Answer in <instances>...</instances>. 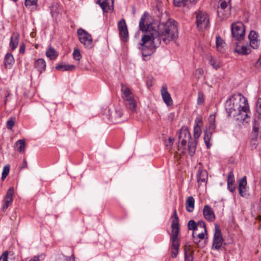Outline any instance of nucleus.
<instances>
[{
    "instance_id": "1",
    "label": "nucleus",
    "mask_w": 261,
    "mask_h": 261,
    "mask_svg": "<svg viewBox=\"0 0 261 261\" xmlns=\"http://www.w3.org/2000/svg\"><path fill=\"white\" fill-rule=\"evenodd\" d=\"M139 29L145 34L142 37L143 56L151 55L163 41L167 44L178 37L177 22L169 19L166 22H160L155 27L151 22V17L145 12L139 21Z\"/></svg>"
},
{
    "instance_id": "2",
    "label": "nucleus",
    "mask_w": 261,
    "mask_h": 261,
    "mask_svg": "<svg viewBox=\"0 0 261 261\" xmlns=\"http://www.w3.org/2000/svg\"><path fill=\"white\" fill-rule=\"evenodd\" d=\"M225 109L228 116L234 118L239 123L244 124L250 120L247 100L241 94L232 95L226 102Z\"/></svg>"
},
{
    "instance_id": "3",
    "label": "nucleus",
    "mask_w": 261,
    "mask_h": 261,
    "mask_svg": "<svg viewBox=\"0 0 261 261\" xmlns=\"http://www.w3.org/2000/svg\"><path fill=\"white\" fill-rule=\"evenodd\" d=\"M172 218V232L170 235L171 242V256L173 258L176 257L179 248V239L178 236L179 233V219L176 209H174Z\"/></svg>"
},
{
    "instance_id": "4",
    "label": "nucleus",
    "mask_w": 261,
    "mask_h": 261,
    "mask_svg": "<svg viewBox=\"0 0 261 261\" xmlns=\"http://www.w3.org/2000/svg\"><path fill=\"white\" fill-rule=\"evenodd\" d=\"M196 23L199 30L202 31L207 29L209 27L210 19L209 16L205 12L198 11L195 12Z\"/></svg>"
},
{
    "instance_id": "5",
    "label": "nucleus",
    "mask_w": 261,
    "mask_h": 261,
    "mask_svg": "<svg viewBox=\"0 0 261 261\" xmlns=\"http://www.w3.org/2000/svg\"><path fill=\"white\" fill-rule=\"evenodd\" d=\"M219 4L218 16L223 19L227 18L230 15V0H219Z\"/></svg>"
},
{
    "instance_id": "6",
    "label": "nucleus",
    "mask_w": 261,
    "mask_h": 261,
    "mask_svg": "<svg viewBox=\"0 0 261 261\" xmlns=\"http://www.w3.org/2000/svg\"><path fill=\"white\" fill-rule=\"evenodd\" d=\"M245 33V27L242 22H237L231 24L232 35L237 40H242L244 38Z\"/></svg>"
},
{
    "instance_id": "7",
    "label": "nucleus",
    "mask_w": 261,
    "mask_h": 261,
    "mask_svg": "<svg viewBox=\"0 0 261 261\" xmlns=\"http://www.w3.org/2000/svg\"><path fill=\"white\" fill-rule=\"evenodd\" d=\"M221 230L218 224L215 225V233L213 237L212 249L219 250L221 248L224 242Z\"/></svg>"
},
{
    "instance_id": "8",
    "label": "nucleus",
    "mask_w": 261,
    "mask_h": 261,
    "mask_svg": "<svg viewBox=\"0 0 261 261\" xmlns=\"http://www.w3.org/2000/svg\"><path fill=\"white\" fill-rule=\"evenodd\" d=\"M77 34L81 43L86 47H90L92 42L91 36L82 29H78Z\"/></svg>"
},
{
    "instance_id": "9",
    "label": "nucleus",
    "mask_w": 261,
    "mask_h": 261,
    "mask_svg": "<svg viewBox=\"0 0 261 261\" xmlns=\"http://www.w3.org/2000/svg\"><path fill=\"white\" fill-rule=\"evenodd\" d=\"M122 115V109L120 108H114L109 111V119L114 123L120 122Z\"/></svg>"
},
{
    "instance_id": "10",
    "label": "nucleus",
    "mask_w": 261,
    "mask_h": 261,
    "mask_svg": "<svg viewBox=\"0 0 261 261\" xmlns=\"http://www.w3.org/2000/svg\"><path fill=\"white\" fill-rule=\"evenodd\" d=\"M178 139L182 146H185L187 142L191 141V136L187 127L181 128L178 135Z\"/></svg>"
},
{
    "instance_id": "11",
    "label": "nucleus",
    "mask_w": 261,
    "mask_h": 261,
    "mask_svg": "<svg viewBox=\"0 0 261 261\" xmlns=\"http://www.w3.org/2000/svg\"><path fill=\"white\" fill-rule=\"evenodd\" d=\"M119 36L122 41L126 42L128 37V32L125 21L124 19L120 20L118 24Z\"/></svg>"
},
{
    "instance_id": "12",
    "label": "nucleus",
    "mask_w": 261,
    "mask_h": 261,
    "mask_svg": "<svg viewBox=\"0 0 261 261\" xmlns=\"http://www.w3.org/2000/svg\"><path fill=\"white\" fill-rule=\"evenodd\" d=\"M248 38L250 41V46L253 49L258 48L260 44L258 33L254 31H251L248 35Z\"/></svg>"
},
{
    "instance_id": "13",
    "label": "nucleus",
    "mask_w": 261,
    "mask_h": 261,
    "mask_svg": "<svg viewBox=\"0 0 261 261\" xmlns=\"http://www.w3.org/2000/svg\"><path fill=\"white\" fill-rule=\"evenodd\" d=\"M203 215L204 218L210 222H213L215 220V215L213 209L208 205L204 206Z\"/></svg>"
},
{
    "instance_id": "14",
    "label": "nucleus",
    "mask_w": 261,
    "mask_h": 261,
    "mask_svg": "<svg viewBox=\"0 0 261 261\" xmlns=\"http://www.w3.org/2000/svg\"><path fill=\"white\" fill-rule=\"evenodd\" d=\"M114 0H97V3L105 12L113 9Z\"/></svg>"
},
{
    "instance_id": "15",
    "label": "nucleus",
    "mask_w": 261,
    "mask_h": 261,
    "mask_svg": "<svg viewBox=\"0 0 261 261\" xmlns=\"http://www.w3.org/2000/svg\"><path fill=\"white\" fill-rule=\"evenodd\" d=\"M161 94L164 102L167 106H170L172 104V99L170 93L167 91L166 86L163 85L162 87Z\"/></svg>"
},
{
    "instance_id": "16",
    "label": "nucleus",
    "mask_w": 261,
    "mask_h": 261,
    "mask_svg": "<svg viewBox=\"0 0 261 261\" xmlns=\"http://www.w3.org/2000/svg\"><path fill=\"white\" fill-rule=\"evenodd\" d=\"M247 179L246 176H244L239 181V194L245 197L247 195L246 193Z\"/></svg>"
},
{
    "instance_id": "17",
    "label": "nucleus",
    "mask_w": 261,
    "mask_h": 261,
    "mask_svg": "<svg viewBox=\"0 0 261 261\" xmlns=\"http://www.w3.org/2000/svg\"><path fill=\"white\" fill-rule=\"evenodd\" d=\"M121 97L123 100L134 97V95L130 89L123 84H121Z\"/></svg>"
},
{
    "instance_id": "18",
    "label": "nucleus",
    "mask_w": 261,
    "mask_h": 261,
    "mask_svg": "<svg viewBox=\"0 0 261 261\" xmlns=\"http://www.w3.org/2000/svg\"><path fill=\"white\" fill-rule=\"evenodd\" d=\"M207 179V172L206 170L199 169L197 176V180L198 184L206 182Z\"/></svg>"
},
{
    "instance_id": "19",
    "label": "nucleus",
    "mask_w": 261,
    "mask_h": 261,
    "mask_svg": "<svg viewBox=\"0 0 261 261\" xmlns=\"http://www.w3.org/2000/svg\"><path fill=\"white\" fill-rule=\"evenodd\" d=\"M124 101L126 107L132 112L136 111L137 103L134 97L125 99L124 100Z\"/></svg>"
},
{
    "instance_id": "20",
    "label": "nucleus",
    "mask_w": 261,
    "mask_h": 261,
    "mask_svg": "<svg viewBox=\"0 0 261 261\" xmlns=\"http://www.w3.org/2000/svg\"><path fill=\"white\" fill-rule=\"evenodd\" d=\"M35 67L41 74L45 70L46 63L43 59H39L35 62Z\"/></svg>"
},
{
    "instance_id": "21",
    "label": "nucleus",
    "mask_w": 261,
    "mask_h": 261,
    "mask_svg": "<svg viewBox=\"0 0 261 261\" xmlns=\"http://www.w3.org/2000/svg\"><path fill=\"white\" fill-rule=\"evenodd\" d=\"M195 200L192 196L187 198L186 202V210L189 212H192L194 209Z\"/></svg>"
},
{
    "instance_id": "22",
    "label": "nucleus",
    "mask_w": 261,
    "mask_h": 261,
    "mask_svg": "<svg viewBox=\"0 0 261 261\" xmlns=\"http://www.w3.org/2000/svg\"><path fill=\"white\" fill-rule=\"evenodd\" d=\"M185 260H193V251L191 249L190 245L186 246L185 248Z\"/></svg>"
},
{
    "instance_id": "23",
    "label": "nucleus",
    "mask_w": 261,
    "mask_h": 261,
    "mask_svg": "<svg viewBox=\"0 0 261 261\" xmlns=\"http://www.w3.org/2000/svg\"><path fill=\"white\" fill-rule=\"evenodd\" d=\"M56 69L62 71H72L75 69V66L73 65L62 64H59L56 67Z\"/></svg>"
},
{
    "instance_id": "24",
    "label": "nucleus",
    "mask_w": 261,
    "mask_h": 261,
    "mask_svg": "<svg viewBox=\"0 0 261 261\" xmlns=\"http://www.w3.org/2000/svg\"><path fill=\"white\" fill-rule=\"evenodd\" d=\"M235 51L239 54L242 55H248L250 51V49L246 46H242L240 47L239 45H237Z\"/></svg>"
},
{
    "instance_id": "25",
    "label": "nucleus",
    "mask_w": 261,
    "mask_h": 261,
    "mask_svg": "<svg viewBox=\"0 0 261 261\" xmlns=\"http://www.w3.org/2000/svg\"><path fill=\"white\" fill-rule=\"evenodd\" d=\"M18 36L17 34H14L12 36L10 42V46L12 50L15 49L18 46Z\"/></svg>"
},
{
    "instance_id": "26",
    "label": "nucleus",
    "mask_w": 261,
    "mask_h": 261,
    "mask_svg": "<svg viewBox=\"0 0 261 261\" xmlns=\"http://www.w3.org/2000/svg\"><path fill=\"white\" fill-rule=\"evenodd\" d=\"M200 122L198 118L195 119L196 125L194 127V136L195 139H198L201 135V129L198 124Z\"/></svg>"
},
{
    "instance_id": "27",
    "label": "nucleus",
    "mask_w": 261,
    "mask_h": 261,
    "mask_svg": "<svg viewBox=\"0 0 261 261\" xmlns=\"http://www.w3.org/2000/svg\"><path fill=\"white\" fill-rule=\"evenodd\" d=\"M15 146L17 147V150L20 152H24L25 151V141L23 139H20L17 141L15 144Z\"/></svg>"
},
{
    "instance_id": "28",
    "label": "nucleus",
    "mask_w": 261,
    "mask_h": 261,
    "mask_svg": "<svg viewBox=\"0 0 261 261\" xmlns=\"http://www.w3.org/2000/svg\"><path fill=\"white\" fill-rule=\"evenodd\" d=\"M14 59L11 54L8 53L6 55L5 58V65L6 67L11 66L14 63Z\"/></svg>"
},
{
    "instance_id": "29",
    "label": "nucleus",
    "mask_w": 261,
    "mask_h": 261,
    "mask_svg": "<svg viewBox=\"0 0 261 261\" xmlns=\"http://www.w3.org/2000/svg\"><path fill=\"white\" fill-rule=\"evenodd\" d=\"M46 55L50 60H54L58 56L55 49L53 47H49L46 51Z\"/></svg>"
},
{
    "instance_id": "30",
    "label": "nucleus",
    "mask_w": 261,
    "mask_h": 261,
    "mask_svg": "<svg viewBox=\"0 0 261 261\" xmlns=\"http://www.w3.org/2000/svg\"><path fill=\"white\" fill-rule=\"evenodd\" d=\"M196 146V142L194 140L192 141L189 142L188 143V151L189 154L192 156L195 152Z\"/></svg>"
},
{
    "instance_id": "31",
    "label": "nucleus",
    "mask_w": 261,
    "mask_h": 261,
    "mask_svg": "<svg viewBox=\"0 0 261 261\" xmlns=\"http://www.w3.org/2000/svg\"><path fill=\"white\" fill-rule=\"evenodd\" d=\"M38 0H25L24 5L30 9H35L37 7Z\"/></svg>"
},
{
    "instance_id": "32",
    "label": "nucleus",
    "mask_w": 261,
    "mask_h": 261,
    "mask_svg": "<svg viewBox=\"0 0 261 261\" xmlns=\"http://www.w3.org/2000/svg\"><path fill=\"white\" fill-rule=\"evenodd\" d=\"M212 133H207V132H205L204 140L208 148H210L211 146V144L210 143V140L212 138Z\"/></svg>"
},
{
    "instance_id": "33",
    "label": "nucleus",
    "mask_w": 261,
    "mask_h": 261,
    "mask_svg": "<svg viewBox=\"0 0 261 261\" xmlns=\"http://www.w3.org/2000/svg\"><path fill=\"white\" fill-rule=\"evenodd\" d=\"M188 228L189 230H192L193 232L197 231V224L194 220H191L188 222Z\"/></svg>"
},
{
    "instance_id": "34",
    "label": "nucleus",
    "mask_w": 261,
    "mask_h": 261,
    "mask_svg": "<svg viewBox=\"0 0 261 261\" xmlns=\"http://www.w3.org/2000/svg\"><path fill=\"white\" fill-rule=\"evenodd\" d=\"M13 194H14V189H13V188H10L8 190L7 194L5 197L4 200L12 202Z\"/></svg>"
},
{
    "instance_id": "35",
    "label": "nucleus",
    "mask_w": 261,
    "mask_h": 261,
    "mask_svg": "<svg viewBox=\"0 0 261 261\" xmlns=\"http://www.w3.org/2000/svg\"><path fill=\"white\" fill-rule=\"evenodd\" d=\"M195 0H173L174 4L175 6L181 7L187 5V3L190 1L191 3L194 2Z\"/></svg>"
},
{
    "instance_id": "36",
    "label": "nucleus",
    "mask_w": 261,
    "mask_h": 261,
    "mask_svg": "<svg viewBox=\"0 0 261 261\" xmlns=\"http://www.w3.org/2000/svg\"><path fill=\"white\" fill-rule=\"evenodd\" d=\"M216 46L218 50L221 51V49L223 47V45L224 44V40L220 37V36H217L216 37Z\"/></svg>"
},
{
    "instance_id": "37",
    "label": "nucleus",
    "mask_w": 261,
    "mask_h": 261,
    "mask_svg": "<svg viewBox=\"0 0 261 261\" xmlns=\"http://www.w3.org/2000/svg\"><path fill=\"white\" fill-rule=\"evenodd\" d=\"M195 234H196V232H193L192 233V240L193 242L198 247L200 248H202L204 246L203 244H201V240L198 239V238L195 236Z\"/></svg>"
},
{
    "instance_id": "38",
    "label": "nucleus",
    "mask_w": 261,
    "mask_h": 261,
    "mask_svg": "<svg viewBox=\"0 0 261 261\" xmlns=\"http://www.w3.org/2000/svg\"><path fill=\"white\" fill-rule=\"evenodd\" d=\"M208 120L210 123V128L213 130L215 129L216 128L215 116L214 115H210Z\"/></svg>"
},
{
    "instance_id": "39",
    "label": "nucleus",
    "mask_w": 261,
    "mask_h": 261,
    "mask_svg": "<svg viewBox=\"0 0 261 261\" xmlns=\"http://www.w3.org/2000/svg\"><path fill=\"white\" fill-rule=\"evenodd\" d=\"M256 112L258 114V119L261 120V98H258L256 103Z\"/></svg>"
},
{
    "instance_id": "40",
    "label": "nucleus",
    "mask_w": 261,
    "mask_h": 261,
    "mask_svg": "<svg viewBox=\"0 0 261 261\" xmlns=\"http://www.w3.org/2000/svg\"><path fill=\"white\" fill-rule=\"evenodd\" d=\"M72 55L73 59L76 61H80L82 57L80 51L77 48L74 49Z\"/></svg>"
},
{
    "instance_id": "41",
    "label": "nucleus",
    "mask_w": 261,
    "mask_h": 261,
    "mask_svg": "<svg viewBox=\"0 0 261 261\" xmlns=\"http://www.w3.org/2000/svg\"><path fill=\"white\" fill-rule=\"evenodd\" d=\"M197 231L198 230V228H200L201 231H204V232H206V224L205 222L202 220L198 221L197 223Z\"/></svg>"
},
{
    "instance_id": "42",
    "label": "nucleus",
    "mask_w": 261,
    "mask_h": 261,
    "mask_svg": "<svg viewBox=\"0 0 261 261\" xmlns=\"http://www.w3.org/2000/svg\"><path fill=\"white\" fill-rule=\"evenodd\" d=\"M259 132V124L258 123L254 121L253 124V132L252 134L255 137L258 135Z\"/></svg>"
},
{
    "instance_id": "43",
    "label": "nucleus",
    "mask_w": 261,
    "mask_h": 261,
    "mask_svg": "<svg viewBox=\"0 0 261 261\" xmlns=\"http://www.w3.org/2000/svg\"><path fill=\"white\" fill-rule=\"evenodd\" d=\"M10 171V167L9 166H5L3 168L2 179L4 180L8 175Z\"/></svg>"
},
{
    "instance_id": "44",
    "label": "nucleus",
    "mask_w": 261,
    "mask_h": 261,
    "mask_svg": "<svg viewBox=\"0 0 261 261\" xmlns=\"http://www.w3.org/2000/svg\"><path fill=\"white\" fill-rule=\"evenodd\" d=\"M14 119V118L11 117L7 121V127L9 129L11 130L14 126L15 124Z\"/></svg>"
},
{
    "instance_id": "45",
    "label": "nucleus",
    "mask_w": 261,
    "mask_h": 261,
    "mask_svg": "<svg viewBox=\"0 0 261 261\" xmlns=\"http://www.w3.org/2000/svg\"><path fill=\"white\" fill-rule=\"evenodd\" d=\"M207 236V231L204 232V231H201L200 232L197 233L196 232V234H195V236L200 239V240H203L205 238V237Z\"/></svg>"
},
{
    "instance_id": "46",
    "label": "nucleus",
    "mask_w": 261,
    "mask_h": 261,
    "mask_svg": "<svg viewBox=\"0 0 261 261\" xmlns=\"http://www.w3.org/2000/svg\"><path fill=\"white\" fill-rule=\"evenodd\" d=\"M234 179L232 172H230L227 176V184H234Z\"/></svg>"
},
{
    "instance_id": "47",
    "label": "nucleus",
    "mask_w": 261,
    "mask_h": 261,
    "mask_svg": "<svg viewBox=\"0 0 261 261\" xmlns=\"http://www.w3.org/2000/svg\"><path fill=\"white\" fill-rule=\"evenodd\" d=\"M210 63L215 69H218L220 67V63L216 62L212 58L210 60Z\"/></svg>"
},
{
    "instance_id": "48",
    "label": "nucleus",
    "mask_w": 261,
    "mask_h": 261,
    "mask_svg": "<svg viewBox=\"0 0 261 261\" xmlns=\"http://www.w3.org/2000/svg\"><path fill=\"white\" fill-rule=\"evenodd\" d=\"M204 102V96L201 92H198V96L197 98V104L201 105Z\"/></svg>"
},
{
    "instance_id": "49",
    "label": "nucleus",
    "mask_w": 261,
    "mask_h": 261,
    "mask_svg": "<svg viewBox=\"0 0 261 261\" xmlns=\"http://www.w3.org/2000/svg\"><path fill=\"white\" fill-rule=\"evenodd\" d=\"M12 202L10 201L4 200V203L3 205V210L4 211H6L8 207L11 204Z\"/></svg>"
},
{
    "instance_id": "50",
    "label": "nucleus",
    "mask_w": 261,
    "mask_h": 261,
    "mask_svg": "<svg viewBox=\"0 0 261 261\" xmlns=\"http://www.w3.org/2000/svg\"><path fill=\"white\" fill-rule=\"evenodd\" d=\"M8 253L7 252H5L0 256V261H8Z\"/></svg>"
},
{
    "instance_id": "51",
    "label": "nucleus",
    "mask_w": 261,
    "mask_h": 261,
    "mask_svg": "<svg viewBox=\"0 0 261 261\" xmlns=\"http://www.w3.org/2000/svg\"><path fill=\"white\" fill-rule=\"evenodd\" d=\"M174 141V139H172L170 137L168 139V141L165 142L166 146H171L173 144Z\"/></svg>"
},
{
    "instance_id": "52",
    "label": "nucleus",
    "mask_w": 261,
    "mask_h": 261,
    "mask_svg": "<svg viewBox=\"0 0 261 261\" xmlns=\"http://www.w3.org/2000/svg\"><path fill=\"white\" fill-rule=\"evenodd\" d=\"M228 189L231 192H233L236 189L234 184H227Z\"/></svg>"
},
{
    "instance_id": "53",
    "label": "nucleus",
    "mask_w": 261,
    "mask_h": 261,
    "mask_svg": "<svg viewBox=\"0 0 261 261\" xmlns=\"http://www.w3.org/2000/svg\"><path fill=\"white\" fill-rule=\"evenodd\" d=\"M25 168H28V164L27 160L25 159H24L22 165L21 166V169H23Z\"/></svg>"
},
{
    "instance_id": "54",
    "label": "nucleus",
    "mask_w": 261,
    "mask_h": 261,
    "mask_svg": "<svg viewBox=\"0 0 261 261\" xmlns=\"http://www.w3.org/2000/svg\"><path fill=\"white\" fill-rule=\"evenodd\" d=\"M255 66L256 68H259L260 66H261V57L259 58L258 61L256 62Z\"/></svg>"
},
{
    "instance_id": "55",
    "label": "nucleus",
    "mask_w": 261,
    "mask_h": 261,
    "mask_svg": "<svg viewBox=\"0 0 261 261\" xmlns=\"http://www.w3.org/2000/svg\"><path fill=\"white\" fill-rule=\"evenodd\" d=\"M24 50H25L24 46L23 45L21 46L20 47V49H19L20 53H22V54L24 53Z\"/></svg>"
},
{
    "instance_id": "56",
    "label": "nucleus",
    "mask_w": 261,
    "mask_h": 261,
    "mask_svg": "<svg viewBox=\"0 0 261 261\" xmlns=\"http://www.w3.org/2000/svg\"><path fill=\"white\" fill-rule=\"evenodd\" d=\"M256 219L258 220V221H261V216L258 215L256 217Z\"/></svg>"
},
{
    "instance_id": "57",
    "label": "nucleus",
    "mask_w": 261,
    "mask_h": 261,
    "mask_svg": "<svg viewBox=\"0 0 261 261\" xmlns=\"http://www.w3.org/2000/svg\"><path fill=\"white\" fill-rule=\"evenodd\" d=\"M197 72H198L199 73L201 74L203 72V70L201 69H198L196 70Z\"/></svg>"
},
{
    "instance_id": "58",
    "label": "nucleus",
    "mask_w": 261,
    "mask_h": 261,
    "mask_svg": "<svg viewBox=\"0 0 261 261\" xmlns=\"http://www.w3.org/2000/svg\"><path fill=\"white\" fill-rule=\"evenodd\" d=\"M258 96L259 98H261V87L259 88V90L258 92Z\"/></svg>"
},
{
    "instance_id": "59",
    "label": "nucleus",
    "mask_w": 261,
    "mask_h": 261,
    "mask_svg": "<svg viewBox=\"0 0 261 261\" xmlns=\"http://www.w3.org/2000/svg\"><path fill=\"white\" fill-rule=\"evenodd\" d=\"M147 85L148 88L151 86V84H149L148 82L147 83Z\"/></svg>"
},
{
    "instance_id": "60",
    "label": "nucleus",
    "mask_w": 261,
    "mask_h": 261,
    "mask_svg": "<svg viewBox=\"0 0 261 261\" xmlns=\"http://www.w3.org/2000/svg\"><path fill=\"white\" fill-rule=\"evenodd\" d=\"M259 207L260 209H261V198H260V204H259Z\"/></svg>"
},
{
    "instance_id": "61",
    "label": "nucleus",
    "mask_w": 261,
    "mask_h": 261,
    "mask_svg": "<svg viewBox=\"0 0 261 261\" xmlns=\"http://www.w3.org/2000/svg\"><path fill=\"white\" fill-rule=\"evenodd\" d=\"M9 95H10V94H8V95L6 96V100H7V97L9 96ZM6 102V101H5V102Z\"/></svg>"
},
{
    "instance_id": "62",
    "label": "nucleus",
    "mask_w": 261,
    "mask_h": 261,
    "mask_svg": "<svg viewBox=\"0 0 261 261\" xmlns=\"http://www.w3.org/2000/svg\"><path fill=\"white\" fill-rule=\"evenodd\" d=\"M259 261H261V257L259 258Z\"/></svg>"
}]
</instances>
